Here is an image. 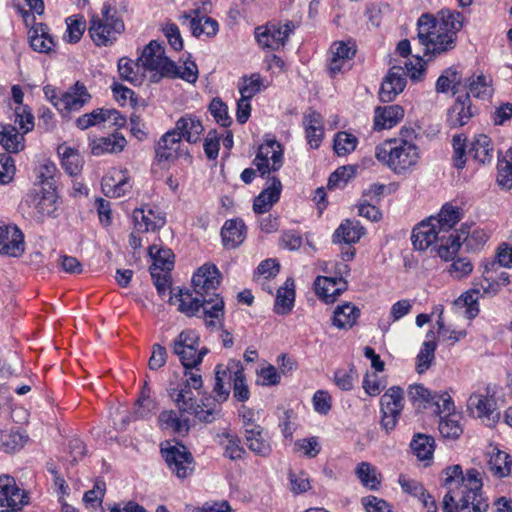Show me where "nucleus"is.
<instances>
[{
	"label": "nucleus",
	"instance_id": "f257e3e1",
	"mask_svg": "<svg viewBox=\"0 0 512 512\" xmlns=\"http://www.w3.org/2000/svg\"><path fill=\"white\" fill-rule=\"evenodd\" d=\"M442 485L447 489L443 497V512H486L489 504L482 494V479L476 469L463 474L460 465L444 470Z\"/></svg>",
	"mask_w": 512,
	"mask_h": 512
},
{
	"label": "nucleus",
	"instance_id": "f03ea898",
	"mask_svg": "<svg viewBox=\"0 0 512 512\" xmlns=\"http://www.w3.org/2000/svg\"><path fill=\"white\" fill-rule=\"evenodd\" d=\"M418 39L427 53L441 54L455 47L457 33L463 27V15L442 9L438 17L423 14L418 20Z\"/></svg>",
	"mask_w": 512,
	"mask_h": 512
},
{
	"label": "nucleus",
	"instance_id": "7ed1b4c3",
	"mask_svg": "<svg viewBox=\"0 0 512 512\" xmlns=\"http://www.w3.org/2000/svg\"><path fill=\"white\" fill-rule=\"evenodd\" d=\"M221 274L214 264H204L192 277L193 293L205 298L211 304L205 307L204 323L207 328L222 327L224 319V301L217 293Z\"/></svg>",
	"mask_w": 512,
	"mask_h": 512
},
{
	"label": "nucleus",
	"instance_id": "20e7f679",
	"mask_svg": "<svg viewBox=\"0 0 512 512\" xmlns=\"http://www.w3.org/2000/svg\"><path fill=\"white\" fill-rule=\"evenodd\" d=\"M375 157L395 174H404L417 165L420 151L410 140L393 138L375 148Z\"/></svg>",
	"mask_w": 512,
	"mask_h": 512
},
{
	"label": "nucleus",
	"instance_id": "39448f33",
	"mask_svg": "<svg viewBox=\"0 0 512 512\" xmlns=\"http://www.w3.org/2000/svg\"><path fill=\"white\" fill-rule=\"evenodd\" d=\"M110 5L104 4L101 11V17L93 15L90 19L89 34L97 46L111 45L124 31L123 21L111 14Z\"/></svg>",
	"mask_w": 512,
	"mask_h": 512
},
{
	"label": "nucleus",
	"instance_id": "423d86ee",
	"mask_svg": "<svg viewBox=\"0 0 512 512\" xmlns=\"http://www.w3.org/2000/svg\"><path fill=\"white\" fill-rule=\"evenodd\" d=\"M169 396L175 403L180 414L194 415L200 422L212 423L220 414V407H207L198 403L193 390L188 387H180L179 389H171Z\"/></svg>",
	"mask_w": 512,
	"mask_h": 512
},
{
	"label": "nucleus",
	"instance_id": "0eeeda50",
	"mask_svg": "<svg viewBox=\"0 0 512 512\" xmlns=\"http://www.w3.org/2000/svg\"><path fill=\"white\" fill-rule=\"evenodd\" d=\"M171 347L173 353L178 356L185 368H193L199 365L208 352L205 347L199 349V336L190 329L183 330L174 339Z\"/></svg>",
	"mask_w": 512,
	"mask_h": 512
},
{
	"label": "nucleus",
	"instance_id": "6e6552de",
	"mask_svg": "<svg viewBox=\"0 0 512 512\" xmlns=\"http://www.w3.org/2000/svg\"><path fill=\"white\" fill-rule=\"evenodd\" d=\"M138 61L144 70L155 72V81L174 73V62L165 56L164 47L155 40L145 46Z\"/></svg>",
	"mask_w": 512,
	"mask_h": 512
},
{
	"label": "nucleus",
	"instance_id": "1a4fd4ad",
	"mask_svg": "<svg viewBox=\"0 0 512 512\" xmlns=\"http://www.w3.org/2000/svg\"><path fill=\"white\" fill-rule=\"evenodd\" d=\"M161 452L169 469L179 479H185L193 473V456L185 446H170L168 448H162Z\"/></svg>",
	"mask_w": 512,
	"mask_h": 512
},
{
	"label": "nucleus",
	"instance_id": "9d476101",
	"mask_svg": "<svg viewBox=\"0 0 512 512\" xmlns=\"http://www.w3.org/2000/svg\"><path fill=\"white\" fill-rule=\"evenodd\" d=\"M253 164L264 176L279 170L283 164V150L276 140H267L260 145Z\"/></svg>",
	"mask_w": 512,
	"mask_h": 512
},
{
	"label": "nucleus",
	"instance_id": "9b49d317",
	"mask_svg": "<svg viewBox=\"0 0 512 512\" xmlns=\"http://www.w3.org/2000/svg\"><path fill=\"white\" fill-rule=\"evenodd\" d=\"M293 29L292 22H287L284 25L267 24L266 26L257 27L255 36L262 47L277 50L284 46Z\"/></svg>",
	"mask_w": 512,
	"mask_h": 512
},
{
	"label": "nucleus",
	"instance_id": "f8f14e48",
	"mask_svg": "<svg viewBox=\"0 0 512 512\" xmlns=\"http://www.w3.org/2000/svg\"><path fill=\"white\" fill-rule=\"evenodd\" d=\"M24 251V237L15 225L0 224V254L17 257Z\"/></svg>",
	"mask_w": 512,
	"mask_h": 512
},
{
	"label": "nucleus",
	"instance_id": "ddd939ff",
	"mask_svg": "<svg viewBox=\"0 0 512 512\" xmlns=\"http://www.w3.org/2000/svg\"><path fill=\"white\" fill-rule=\"evenodd\" d=\"M169 302L172 305H178V310L188 317L196 315L200 308H203L204 313L205 307L211 306L208 300L200 297V295L195 294V296H193L191 291L181 289L178 293L170 296ZM202 318L204 319V314L202 315Z\"/></svg>",
	"mask_w": 512,
	"mask_h": 512
},
{
	"label": "nucleus",
	"instance_id": "4468645a",
	"mask_svg": "<svg viewBox=\"0 0 512 512\" xmlns=\"http://www.w3.org/2000/svg\"><path fill=\"white\" fill-rule=\"evenodd\" d=\"M89 99L90 94L87 89L79 83H76L73 92H67L60 98H56L55 95L50 98L53 105L62 113L81 109Z\"/></svg>",
	"mask_w": 512,
	"mask_h": 512
},
{
	"label": "nucleus",
	"instance_id": "2eb2a0df",
	"mask_svg": "<svg viewBox=\"0 0 512 512\" xmlns=\"http://www.w3.org/2000/svg\"><path fill=\"white\" fill-rule=\"evenodd\" d=\"M467 407L469 410L475 409L477 416L482 418L487 426H494L500 419V412L497 411L493 398L474 393L469 397Z\"/></svg>",
	"mask_w": 512,
	"mask_h": 512
},
{
	"label": "nucleus",
	"instance_id": "dca6fc26",
	"mask_svg": "<svg viewBox=\"0 0 512 512\" xmlns=\"http://www.w3.org/2000/svg\"><path fill=\"white\" fill-rule=\"evenodd\" d=\"M282 184L277 177H270L263 191L254 199L253 210L256 214L268 212L279 201Z\"/></svg>",
	"mask_w": 512,
	"mask_h": 512
},
{
	"label": "nucleus",
	"instance_id": "f3484780",
	"mask_svg": "<svg viewBox=\"0 0 512 512\" xmlns=\"http://www.w3.org/2000/svg\"><path fill=\"white\" fill-rule=\"evenodd\" d=\"M316 294L326 303H333L347 289V282L342 277L318 276L314 281Z\"/></svg>",
	"mask_w": 512,
	"mask_h": 512
},
{
	"label": "nucleus",
	"instance_id": "a211bd4d",
	"mask_svg": "<svg viewBox=\"0 0 512 512\" xmlns=\"http://www.w3.org/2000/svg\"><path fill=\"white\" fill-rule=\"evenodd\" d=\"M155 153L159 162L178 159L182 155L181 140L178 132L173 130L166 132L158 141Z\"/></svg>",
	"mask_w": 512,
	"mask_h": 512
},
{
	"label": "nucleus",
	"instance_id": "6ab92c4d",
	"mask_svg": "<svg viewBox=\"0 0 512 512\" xmlns=\"http://www.w3.org/2000/svg\"><path fill=\"white\" fill-rule=\"evenodd\" d=\"M440 229L430 217L418 224L412 232L411 241L415 249L424 251L437 242Z\"/></svg>",
	"mask_w": 512,
	"mask_h": 512
},
{
	"label": "nucleus",
	"instance_id": "aec40b11",
	"mask_svg": "<svg viewBox=\"0 0 512 512\" xmlns=\"http://www.w3.org/2000/svg\"><path fill=\"white\" fill-rule=\"evenodd\" d=\"M126 170L112 169L102 180V191L107 197L118 198L131 187L128 183Z\"/></svg>",
	"mask_w": 512,
	"mask_h": 512
},
{
	"label": "nucleus",
	"instance_id": "412c9836",
	"mask_svg": "<svg viewBox=\"0 0 512 512\" xmlns=\"http://www.w3.org/2000/svg\"><path fill=\"white\" fill-rule=\"evenodd\" d=\"M158 423L161 429L170 430L181 436L187 435L190 430L189 418L174 410L162 411L159 414Z\"/></svg>",
	"mask_w": 512,
	"mask_h": 512
},
{
	"label": "nucleus",
	"instance_id": "4be33fe9",
	"mask_svg": "<svg viewBox=\"0 0 512 512\" xmlns=\"http://www.w3.org/2000/svg\"><path fill=\"white\" fill-rule=\"evenodd\" d=\"M437 243V253L439 257L445 261L453 260L462 244L460 229L449 232H439Z\"/></svg>",
	"mask_w": 512,
	"mask_h": 512
},
{
	"label": "nucleus",
	"instance_id": "5701e85b",
	"mask_svg": "<svg viewBox=\"0 0 512 512\" xmlns=\"http://www.w3.org/2000/svg\"><path fill=\"white\" fill-rule=\"evenodd\" d=\"M133 220L136 230L141 233L156 231L165 225V218L152 209L147 211L143 208L135 209L133 211Z\"/></svg>",
	"mask_w": 512,
	"mask_h": 512
},
{
	"label": "nucleus",
	"instance_id": "b1692460",
	"mask_svg": "<svg viewBox=\"0 0 512 512\" xmlns=\"http://www.w3.org/2000/svg\"><path fill=\"white\" fill-rule=\"evenodd\" d=\"M404 117V109L400 105L376 107L374 126L377 130L390 129Z\"/></svg>",
	"mask_w": 512,
	"mask_h": 512
},
{
	"label": "nucleus",
	"instance_id": "393cba45",
	"mask_svg": "<svg viewBox=\"0 0 512 512\" xmlns=\"http://www.w3.org/2000/svg\"><path fill=\"white\" fill-rule=\"evenodd\" d=\"M172 130L178 132L180 140L184 138L189 143H196L204 128L198 119L191 115H185L177 120L175 128Z\"/></svg>",
	"mask_w": 512,
	"mask_h": 512
},
{
	"label": "nucleus",
	"instance_id": "a878e982",
	"mask_svg": "<svg viewBox=\"0 0 512 512\" xmlns=\"http://www.w3.org/2000/svg\"><path fill=\"white\" fill-rule=\"evenodd\" d=\"M472 116L471 100L466 94L463 100L459 97L449 109L448 123L452 128L461 127L467 124Z\"/></svg>",
	"mask_w": 512,
	"mask_h": 512
},
{
	"label": "nucleus",
	"instance_id": "bb28decb",
	"mask_svg": "<svg viewBox=\"0 0 512 512\" xmlns=\"http://www.w3.org/2000/svg\"><path fill=\"white\" fill-rule=\"evenodd\" d=\"M0 144L8 153H18L25 148V138L16 127L0 125Z\"/></svg>",
	"mask_w": 512,
	"mask_h": 512
},
{
	"label": "nucleus",
	"instance_id": "cd10ccee",
	"mask_svg": "<svg viewBox=\"0 0 512 512\" xmlns=\"http://www.w3.org/2000/svg\"><path fill=\"white\" fill-rule=\"evenodd\" d=\"M462 210L459 207L453 206L450 203H446L441 208L437 217H431L440 232L453 231V227L462 218Z\"/></svg>",
	"mask_w": 512,
	"mask_h": 512
},
{
	"label": "nucleus",
	"instance_id": "c85d7f7f",
	"mask_svg": "<svg viewBox=\"0 0 512 512\" xmlns=\"http://www.w3.org/2000/svg\"><path fill=\"white\" fill-rule=\"evenodd\" d=\"M364 233V228L360 226L358 222L347 219L343 221L334 232L333 242H343L345 244L356 243L360 240Z\"/></svg>",
	"mask_w": 512,
	"mask_h": 512
},
{
	"label": "nucleus",
	"instance_id": "c756f323",
	"mask_svg": "<svg viewBox=\"0 0 512 512\" xmlns=\"http://www.w3.org/2000/svg\"><path fill=\"white\" fill-rule=\"evenodd\" d=\"M424 71V64L422 59L417 57L415 59V63L405 62V68L401 66H393L388 75L385 77L384 81L391 82L392 86H395L396 77L397 78H406L407 75L411 77L412 80H419Z\"/></svg>",
	"mask_w": 512,
	"mask_h": 512
},
{
	"label": "nucleus",
	"instance_id": "7c9ffc66",
	"mask_svg": "<svg viewBox=\"0 0 512 512\" xmlns=\"http://www.w3.org/2000/svg\"><path fill=\"white\" fill-rule=\"evenodd\" d=\"M126 145V139L119 135L113 134L108 137H102L91 142V153L100 156L104 153L120 152Z\"/></svg>",
	"mask_w": 512,
	"mask_h": 512
},
{
	"label": "nucleus",
	"instance_id": "2f4dec72",
	"mask_svg": "<svg viewBox=\"0 0 512 512\" xmlns=\"http://www.w3.org/2000/svg\"><path fill=\"white\" fill-rule=\"evenodd\" d=\"M462 87L467 89L468 96L472 95L475 98L486 99L492 95L491 79L483 74L472 75L464 82Z\"/></svg>",
	"mask_w": 512,
	"mask_h": 512
},
{
	"label": "nucleus",
	"instance_id": "473e14b6",
	"mask_svg": "<svg viewBox=\"0 0 512 512\" xmlns=\"http://www.w3.org/2000/svg\"><path fill=\"white\" fill-rule=\"evenodd\" d=\"M28 36L30 46L34 51L48 53L54 47V41L49 35L46 25L40 23L35 27H32L28 32Z\"/></svg>",
	"mask_w": 512,
	"mask_h": 512
},
{
	"label": "nucleus",
	"instance_id": "72a5a7b5",
	"mask_svg": "<svg viewBox=\"0 0 512 512\" xmlns=\"http://www.w3.org/2000/svg\"><path fill=\"white\" fill-rule=\"evenodd\" d=\"M295 291H294V280L288 278L284 286L280 287L277 291L274 311L279 315L288 314L294 305Z\"/></svg>",
	"mask_w": 512,
	"mask_h": 512
},
{
	"label": "nucleus",
	"instance_id": "f704fd0d",
	"mask_svg": "<svg viewBox=\"0 0 512 512\" xmlns=\"http://www.w3.org/2000/svg\"><path fill=\"white\" fill-rule=\"evenodd\" d=\"M460 233L462 244L469 251L480 250L489 238V235L483 229L472 228L467 224L461 225Z\"/></svg>",
	"mask_w": 512,
	"mask_h": 512
},
{
	"label": "nucleus",
	"instance_id": "c9c22d12",
	"mask_svg": "<svg viewBox=\"0 0 512 512\" xmlns=\"http://www.w3.org/2000/svg\"><path fill=\"white\" fill-rule=\"evenodd\" d=\"M245 442L248 448L259 456H267L271 452V446L265 438L264 430L262 427H254L245 430Z\"/></svg>",
	"mask_w": 512,
	"mask_h": 512
},
{
	"label": "nucleus",
	"instance_id": "e433bc0d",
	"mask_svg": "<svg viewBox=\"0 0 512 512\" xmlns=\"http://www.w3.org/2000/svg\"><path fill=\"white\" fill-rule=\"evenodd\" d=\"M223 244L230 248L240 245L245 239V225L241 220H228L221 230Z\"/></svg>",
	"mask_w": 512,
	"mask_h": 512
},
{
	"label": "nucleus",
	"instance_id": "4c0bfd02",
	"mask_svg": "<svg viewBox=\"0 0 512 512\" xmlns=\"http://www.w3.org/2000/svg\"><path fill=\"white\" fill-rule=\"evenodd\" d=\"M403 389L398 386L389 388L380 399L381 412L401 414L403 404Z\"/></svg>",
	"mask_w": 512,
	"mask_h": 512
},
{
	"label": "nucleus",
	"instance_id": "58836bf2",
	"mask_svg": "<svg viewBox=\"0 0 512 512\" xmlns=\"http://www.w3.org/2000/svg\"><path fill=\"white\" fill-rule=\"evenodd\" d=\"M149 254L153 258V264L150 270L170 272L174 265V254L171 249L159 248L156 245L149 247Z\"/></svg>",
	"mask_w": 512,
	"mask_h": 512
},
{
	"label": "nucleus",
	"instance_id": "ea45409f",
	"mask_svg": "<svg viewBox=\"0 0 512 512\" xmlns=\"http://www.w3.org/2000/svg\"><path fill=\"white\" fill-rule=\"evenodd\" d=\"M410 447L419 460H429L432 458L435 450V440L430 435L419 433L414 435Z\"/></svg>",
	"mask_w": 512,
	"mask_h": 512
},
{
	"label": "nucleus",
	"instance_id": "a19ab883",
	"mask_svg": "<svg viewBox=\"0 0 512 512\" xmlns=\"http://www.w3.org/2000/svg\"><path fill=\"white\" fill-rule=\"evenodd\" d=\"M359 313V309L350 303L337 306L333 313L332 324L339 329L352 327L356 322Z\"/></svg>",
	"mask_w": 512,
	"mask_h": 512
},
{
	"label": "nucleus",
	"instance_id": "79ce46f5",
	"mask_svg": "<svg viewBox=\"0 0 512 512\" xmlns=\"http://www.w3.org/2000/svg\"><path fill=\"white\" fill-rule=\"evenodd\" d=\"M34 202L35 209L40 216H51L57 209L55 190L52 187L48 189L43 188L40 193H37Z\"/></svg>",
	"mask_w": 512,
	"mask_h": 512
},
{
	"label": "nucleus",
	"instance_id": "37998d69",
	"mask_svg": "<svg viewBox=\"0 0 512 512\" xmlns=\"http://www.w3.org/2000/svg\"><path fill=\"white\" fill-rule=\"evenodd\" d=\"M427 338L428 340L423 343L422 348L417 355L416 370L419 374H422L429 369L435 357V350L437 345L434 341V332H428Z\"/></svg>",
	"mask_w": 512,
	"mask_h": 512
},
{
	"label": "nucleus",
	"instance_id": "c03bdc74",
	"mask_svg": "<svg viewBox=\"0 0 512 512\" xmlns=\"http://www.w3.org/2000/svg\"><path fill=\"white\" fill-rule=\"evenodd\" d=\"M461 87V75L457 70L452 68L446 69L436 82V91L440 93H446L452 90L453 94H456L461 91Z\"/></svg>",
	"mask_w": 512,
	"mask_h": 512
},
{
	"label": "nucleus",
	"instance_id": "a18cd8bd",
	"mask_svg": "<svg viewBox=\"0 0 512 512\" xmlns=\"http://www.w3.org/2000/svg\"><path fill=\"white\" fill-rule=\"evenodd\" d=\"M469 153L480 163L489 162L493 156V147L488 136L480 134L471 143Z\"/></svg>",
	"mask_w": 512,
	"mask_h": 512
},
{
	"label": "nucleus",
	"instance_id": "49530a36",
	"mask_svg": "<svg viewBox=\"0 0 512 512\" xmlns=\"http://www.w3.org/2000/svg\"><path fill=\"white\" fill-rule=\"evenodd\" d=\"M58 153L62 156V165L70 175H77L82 166L83 159L75 149L61 145L58 147Z\"/></svg>",
	"mask_w": 512,
	"mask_h": 512
},
{
	"label": "nucleus",
	"instance_id": "de8ad7c7",
	"mask_svg": "<svg viewBox=\"0 0 512 512\" xmlns=\"http://www.w3.org/2000/svg\"><path fill=\"white\" fill-rule=\"evenodd\" d=\"M512 460L510 456L500 450L493 453L488 460L490 472L499 478L508 476L511 471Z\"/></svg>",
	"mask_w": 512,
	"mask_h": 512
},
{
	"label": "nucleus",
	"instance_id": "09e8293b",
	"mask_svg": "<svg viewBox=\"0 0 512 512\" xmlns=\"http://www.w3.org/2000/svg\"><path fill=\"white\" fill-rule=\"evenodd\" d=\"M460 416L456 413L447 414L439 422V432L444 438L457 439L462 434V426L459 423Z\"/></svg>",
	"mask_w": 512,
	"mask_h": 512
},
{
	"label": "nucleus",
	"instance_id": "8fccbe9b",
	"mask_svg": "<svg viewBox=\"0 0 512 512\" xmlns=\"http://www.w3.org/2000/svg\"><path fill=\"white\" fill-rule=\"evenodd\" d=\"M190 29L192 34L196 37L206 35L212 37L218 32V23L211 17H203L200 19H190Z\"/></svg>",
	"mask_w": 512,
	"mask_h": 512
},
{
	"label": "nucleus",
	"instance_id": "3c124183",
	"mask_svg": "<svg viewBox=\"0 0 512 512\" xmlns=\"http://www.w3.org/2000/svg\"><path fill=\"white\" fill-rule=\"evenodd\" d=\"M356 475L360 479L361 483L371 489L377 490L380 485L376 469L368 462H361L356 469Z\"/></svg>",
	"mask_w": 512,
	"mask_h": 512
},
{
	"label": "nucleus",
	"instance_id": "603ef678",
	"mask_svg": "<svg viewBox=\"0 0 512 512\" xmlns=\"http://www.w3.org/2000/svg\"><path fill=\"white\" fill-rule=\"evenodd\" d=\"M221 445L224 447V456L231 460H238L245 454L244 448L241 446L240 439L231 433H223Z\"/></svg>",
	"mask_w": 512,
	"mask_h": 512
},
{
	"label": "nucleus",
	"instance_id": "864d4df0",
	"mask_svg": "<svg viewBox=\"0 0 512 512\" xmlns=\"http://www.w3.org/2000/svg\"><path fill=\"white\" fill-rule=\"evenodd\" d=\"M357 144L358 140L353 134L338 132L334 138V151L338 156H344L353 152Z\"/></svg>",
	"mask_w": 512,
	"mask_h": 512
},
{
	"label": "nucleus",
	"instance_id": "5fc2aeb1",
	"mask_svg": "<svg viewBox=\"0 0 512 512\" xmlns=\"http://www.w3.org/2000/svg\"><path fill=\"white\" fill-rule=\"evenodd\" d=\"M140 66L141 64L138 60L137 63H134L128 58H121L118 62L120 77L134 85L141 84L142 78L139 76L138 72L135 71V68L138 69Z\"/></svg>",
	"mask_w": 512,
	"mask_h": 512
},
{
	"label": "nucleus",
	"instance_id": "6e6d98bb",
	"mask_svg": "<svg viewBox=\"0 0 512 512\" xmlns=\"http://www.w3.org/2000/svg\"><path fill=\"white\" fill-rule=\"evenodd\" d=\"M156 409V403L150 398V395H140L137 402L135 403L134 410L132 413V419H146Z\"/></svg>",
	"mask_w": 512,
	"mask_h": 512
},
{
	"label": "nucleus",
	"instance_id": "4d7b16f0",
	"mask_svg": "<svg viewBox=\"0 0 512 512\" xmlns=\"http://www.w3.org/2000/svg\"><path fill=\"white\" fill-rule=\"evenodd\" d=\"M406 86V78H397L395 86L391 85V82L383 81L380 91L379 98L382 102H391L395 97L401 93Z\"/></svg>",
	"mask_w": 512,
	"mask_h": 512
},
{
	"label": "nucleus",
	"instance_id": "13d9d810",
	"mask_svg": "<svg viewBox=\"0 0 512 512\" xmlns=\"http://www.w3.org/2000/svg\"><path fill=\"white\" fill-rule=\"evenodd\" d=\"M357 379L358 373L354 366H350L348 369H338L334 375L336 385L344 391L351 390Z\"/></svg>",
	"mask_w": 512,
	"mask_h": 512
},
{
	"label": "nucleus",
	"instance_id": "bf43d9fd",
	"mask_svg": "<svg viewBox=\"0 0 512 512\" xmlns=\"http://www.w3.org/2000/svg\"><path fill=\"white\" fill-rule=\"evenodd\" d=\"M261 86V77L259 74L255 73L250 77H244L242 79V82L239 84V92L243 98L251 99L260 92Z\"/></svg>",
	"mask_w": 512,
	"mask_h": 512
},
{
	"label": "nucleus",
	"instance_id": "052dcab7",
	"mask_svg": "<svg viewBox=\"0 0 512 512\" xmlns=\"http://www.w3.org/2000/svg\"><path fill=\"white\" fill-rule=\"evenodd\" d=\"M68 41L77 43L86 30V21L83 16H72L66 19Z\"/></svg>",
	"mask_w": 512,
	"mask_h": 512
},
{
	"label": "nucleus",
	"instance_id": "680f3d73",
	"mask_svg": "<svg viewBox=\"0 0 512 512\" xmlns=\"http://www.w3.org/2000/svg\"><path fill=\"white\" fill-rule=\"evenodd\" d=\"M209 110L215 121L221 126L228 127L232 123V119L228 114V107L220 98L212 100Z\"/></svg>",
	"mask_w": 512,
	"mask_h": 512
},
{
	"label": "nucleus",
	"instance_id": "e2e57ef3",
	"mask_svg": "<svg viewBox=\"0 0 512 512\" xmlns=\"http://www.w3.org/2000/svg\"><path fill=\"white\" fill-rule=\"evenodd\" d=\"M106 121V109L98 108L91 113H86L76 120V126L81 130H86L91 126L100 124Z\"/></svg>",
	"mask_w": 512,
	"mask_h": 512
},
{
	"label": "nucleus",
	"instance_id": "0e129e2a",
	"mask_svg": "<svg viewBox=\"0 0 512 512\" xmlns=\"http://www.w3.org/2000/svg\"><path fill=\"white\" fill-rule=\"evenodd\" d=\"M453 163L458 169L464 167L466 163V137L463 134H456L452 139Z\"/></svg>",
	"mask_w": 512,
	"mask_h": 512
},
{
	"label": "nucleus",
	"instance_id": "69168bd1",
	"mask_svg": "<svg viewBox=\"0 0 512 512\" xmlns=\"http://www.w3.org/2000/svg\"><path fill=\"white\" fill-rule=\"evenodd\" d=\"M15 164L13 158L6 154H0V184H8L10 183L15 175Z\"/></svg>",
	"mask_w": 512,
	"mask_h": 512
},
{
	"label": "nucleus",
	"instance_id": "338daca9",
	"mask_svg": "<svg viewBox=\"0 0 512 512\" xmlns=\"http://www.w3.org/2000/svg\"><path fill=\"white\" fill-rule=\"evenodd\" d=\"M354 175V169L351 166L339 167L332 173L328 179V188L343 187L347 181Z\"/></svg>",
	"mask_w": 512,
	"mask_h": 512
},
{
	"label": "nucleus",
	"instance_id": "774afa93",
	"mask_svg": "<svg viewBox=\"0 0 512 512\" xmlns=\"http://www.w3.org/2000/svg\"><path fill=\"white\" fill-rule=\"evenodd\" d=\"M497 182L505 189L512 187V161L510 159L503 158L498 161Z\"/></svg>",
	"mask_w": 512,
	"mask_h": 512
}]
</instances>
